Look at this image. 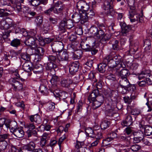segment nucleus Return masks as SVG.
Here are the masks:
<instances>
[{
	"label": "nucleus",
	"mask_w": 152,
	"mask_h": 152,
	"mask_svg": "<svg viewBox=\"0 0 152 152\" xmlns=\"http://www.w3.org/2000/svg\"><path fill=\"white\" fill-rule=\"evenodd\" d=\"M16 26V24L10 19H8L7 20H2L0 22V28L2 29L6 30L12 28H14Z\"/></svg>",
	"instance_id": "1"
},
{
	"label": "nucleus",
	"mask_w": 152,
	"mask_h": 152,
	"mask_svg": "<svg viewBox=\"0 0 152 152\" xmlns=\"http://www.w3.org/2000/svg\"><path fill=\"white\" fill-rule=\"evenodd\" d=\"M112 4V3L107 0L104 1L103 9L105 13L107 16H113L115 13L113 7L111 5Z\"/></svg>",
	"instance_id": "2"
},
{
	"label": "nucleus",
	"mask_w": 152,
	"mask_h": 152,
	"mask_svg": "<svg viewBox=\"0 0 152 152\" xmlns=\"http://www.w3.org/2000/svg\"><path fill=\"white\" fill-rule=\"evenodd\" d=\"M31 49L35 50V57L33 58V59H34V62H39L40 60L41 57L44 52L43 48L42 47H38L37 45L36 48H33Z\"/></svg>",
	"instance_id": "3"
},
{
	"label": "nucleus",
	"mask_w": 152,
	"mask_h": 152,
	"mask_svg": "<svg viewBox=\"0 0 152 152\" xmlns=\"http://www.w3.org/2000/svg\"><path fill=\"white\" fill-rule=\"evenodd\" d=\"M52 47V51L53 52H58L62 50L64 45L63 43L60 41H55L50 44Z\"/></svg>",
	"instance_id": "4"
},
{
	"label": "nucleus",
	"mask_w": 152,
	"mask_h": 152,
	"mask_svg": "<svg viewBox=\"0 0 152 152\" xmlns=\"http://www.w3.org/2000/svg\"><path fill=\"white\" fill-rule=\"evenodd\" d=\"M119 84L121 88H129L130 89L132 90H136L135 86L130 83L127 78H121Z\"/></svg>",
	"instance_id": "5"
},
{
	"label": "nucleus",
	"mask_w": 152,
	"mask_h": 152,
	"mask_svg": "<svg viewBox=\"0 0 152 152\" xmlns=\"http://www.w3.org/2000/svg\"><path fill=\"white\" fill-rule=\"evenodd\" d=\"M113 53H111L104 59V61L106 63L108 66L110 68H113L117 66L113 58Z\"/></svg>",
	"instance_id": "6"
},
{
	"label": "nucleus",
	"mask_w": 152,
	"mask_h": 152,
	"mask_svg": "<svg viewBox=\"0 0 152 152\" xmlns=\"http://www.w3.org/2000/svg\"><path fill=\"white\" fill-rule=\"evenodd\" d=\"M17 78H12L10 80L12 82V86L13 87V89L15 91H22L24 90L23 85L18 81L16 80Z\"/></svg>",
	"instance_id": "7"
},
{
	"label": "nucleus",
	"mask_w": 152,
	"mask_h": 152,
	"mask_svg": "<svg viewBox=\"0 0 152 152\" xmlns=\"http://www.w3.org/2000/svg\"><path fill=\"white\" fill-rule=\"evenodd\" d=\"M81 47L82 49L86 51H91V53L94 55L98 51V50L94 47L91 48L89 45L84 42H82L80 44Z\"/></svg>",
	"instance_id": "8"
},
{
	"label": "nucleus",
	"mask_w": 152,
	"mask_h": 152,
	"mask_svg": "<svg viewBox=\"0 0 152 152\" xmlns=\"http://www.w3.org/2000/svg\"><path fill=\"white\" fill-rule=\"evenodd\" d=\"M58 59L60 62L67 61L69 59V55L67 52L64 50H62L57 52Z\"/></svg>",
	"instance_id": "9"
},
{
	"label": "nucleus",
	"mask_w": 152,
	"mask_h": 152,
	"mask_svg": "<svg viewBox=\"0 0 152 152\" xmlns=\"http://www.w3.org/2000/svg\"><path fill=\"white\" fill-rule=\"evenodd\" d=\"M24 43L27 45L31 47V49L33 48H35L37 46L36 40L34 37L29 36L28 37L27 39H26Z\"/></svg>",
	"instance_id": "10"
},
{
	"label": "nucleus",
	"mask_w": 152,
	"mask_h": 152,
	"mask_svg": "<svg viewBox=\"0 0 152 152\" xmlns=\"http://www.w3.org/2000/svg\"><path fill=\"white\" fill-rule=\"evenodd\" d=\"M79 68V63L74 62L72 63L69 66V71L70 74L74 75L78 71Z\"/></svg>",
	"instance_id": "11"
},
{
	"label": "nucleus",
	"mask_w": 152,
	"mask_h": 152,
	"mask_svg": "<svg viewBox=\"0 0 152 152\" xmlns=\"http://www.w3.org/2000/svg\"><path fill=\"white\" fill-rule=\"evenodd\" d=\"M5 125L7 129L8 128L10 129L11 132H13L18 128L17 123L15 121L6 122Z\"/></svg>",
	"instance_id": "12"
},
{
	"label": "nucleus",
	"mask_w": 152,
	"mask_h": 152,
	"mask_svg": "<svg viewBox=\"0 0 152 152\" xmlns=\"http://www.w3.org/2000/svg\"><path fill=\"white\" fill-rule=\"evenodd\" d=\"M113 58L115 64H116L118 68H124L125 67V65L121 60V56L115 55V56H113Z\"/></svg>",
	"instance_id": "13"
},
{
	"label": "nucleus",
	"mask_w": 152,
	"mask_h": 152,
	"mask_svg": "<svg viewBox=\"0 0 152 152\" xmlns=\"http://www.w3.org/2000/svg\"><path fill=\"white\" fill-rule=\"evenodd\" d=\"M107 96V97H110L112 101L115 104L117 102L118 95V93L117 91L112 90L109 92Z\"/></svg>",
	"instance_id": "14"
},
{
	"label": "nucleus",
	"mask_w": 152,
	"mask_h": 152,
	"mask_svg": "<svg viewBox=\"0 0 152 152\" xmlns=\"http://www.w3.org/2000/svg\"><path fill=\"white\" fill-rule=\"evenodd\" d=\"M12 134L13 135L16 137L20 138L23 137L24 134L23 131L19 127L11 132Z\"/></svg>",
	"instance_id": "15"
},
{
	"label": "nucleus",
	"mask_w": 152,
	"mask_h": 152,
	"mask_svg": "<svg viewBox=\"0 0 152 152\" xmlns=\"http://www.w3.org/2000/svg\"><path fill=\"white\" fill-rule=\"evenodd\" d=\"M117 137V134L115 132L111 133L108 135V137L104 140L102 143L103 146H105L107 145L106 144V142L107 141L110 142L114 139H115Z\"/></svg>",
	"instance_id": "16"
},
{
	"label": "nucleus",
	"mask_w": 152,
	"mask_h": 152,
	"mask_svg": "<svg viewBox=\"0 0 152 152\" xmlns=\"http://www.w3.org/2000/svg\"><path fill=\"white\" fill-rule=\"evenodd\" d=\"M99 93V90L98 89L94 90L92 92L89 96L88 99L89 101L91 102L96 100V98Z\"/></svg>",
	"instance_id": "17"
},
{
	"label": "nucleus",
	"mask_w": 152,
	"mask_h": 152,
	"mask_svg": "<svg viewBox=\"0 0 152 152\" xmlns=\"http://www.w3.org/2000/svg\"><path fill=\"white\" fill-rule=\"evenodd\" d=\"M8 135L6 134L5 136V137L4 139H2L1 140H0V152H1L5 150L8 146V143L5 140L7 139Z\"/></svg>",
	"instance_id": "18"
},
{
	"label": "nucleus",
	"mask_w": 152,
	"mask_h": 152,
	"mask_svg": "<svg viewBox=\"0 0 152 152\" xmlns=\"http://www.w3.org/2000/svg\"><path fill=\"white\" fill-rule=\"evenodd\" d=\"M138 78L140 80L142 78H145L147 77H150V71L148 70H145L142 71L140 73H139Z\"/></svg>",
	"instance_id": "19"
},
{
	"label": "nucleus",
	"mask_w": 152,
	"mask_h": 152,
	"mask_svg": "<svg viewBox=\"0 0 152 152\" xmlns=\"http://www.w3.org/2000/svg\"><path fill=\"white\" fill-rule=\"evenodd\" d=\"M23 68L24 71L29 72L33 69L32 65L29 61L25 62L23 65Z\"/></svg>",
	"instance_id": "20"
},
{
	"label": "nucleus",
	"mask_w": 152,
	"mask_h": 152,
	"mask_svg": "<svg viewBox=\"0 0 152 152\" xmlns=\"http://www.w3.org/2000/svg\"><path fill=\"white\" fill-rule=\"evenodd\" d=\"M129 17L131 18L134 17H140L141 15L138 13V10L136 9L135 7L132 8H130V10H129Z\"/></svg>",
	"instance_id": "21"
},
{
	"label": "nucleus",
	"mask_w": 152,
	"mask_h": 152,
	"mask_svg": "<svg viewBox=\"0 0 152 152\" xmlns=\"http://www.w3.org/2000/svg\"><path fill=\"white\" fill-rule=\"evenodd\" d=\"M35 145L33 142H30L29 143L23 147L24 151H33L34 150Z\"/></svg>",
	"instance_id": "22"
},
{
	"label": "nucleus",
	"mask_w": 152,
	"mask_h": 152,
	"mask_svg": "<svg viewBox=\"0 0 152 152\" xmlns=\"http://www.w3.org/2000/svg\"><path fill=\"white\" fill-rule=\"evenodd\" d=\"M48 134L46 133H44L42 135V138L41 139L40 141V145L42 147H44V149L45 150L46 148H47L45 146V145L47 143V141L48 140Z\"/></svg>",
	"instance_id": "23"
},
{
	"label": "nucleus",
	"mask_w": 152,
	"mask_h": 152,
	"mask_svg": "<svg viewBox=\"0 0 152 152\" xmlns=\"http://www.w3.org/2000/svg\"><path fill=\"white\" fill-rule=\"evenodd\" d=\"M121 32L124 35H126L131 29V27L129 25H127L125 23H124L121 26Z\"/></svg>",
	"instance_id": "24"
},
{
	"label": "nucleus",
	"mask_w": 152,
	"mask_h": 152,
	"mask_svg": "<svg viewBox=\"0 0 152 152\" xmlns=\"http://www.w3.org/2000/svg\"><path fill=\"white\" fill-rule=\"evenodd\" d=\"M142 128L144 129L145 134L147 136H149L152 134V127L150 125H145L142 126Z\"/></svg>",
	"instance_id": "25"
},
{
	"label": "nucleus",
	"mask_w": 152,
	"mask_h": 152,
	"mask_svg": "<svg viewBox=\"0 0 152 152\" xmlns=\"http://www.w3.org/2000/svg\"><path fill=\"white\" fill-rule=\"evenodd\" d=\"M107 66L106 63H104L103 60L102 63H101L98 65V71L101 73H104L105 71Z\"/></svg>",
	"instance_id": "26"
},
{
	"label": "nucleus",
	"mask_w": 152,
	"mask_h": 152,
	"mask_svg": "<svg viewBox=\"0 0 152 152\" xmlns=\"http://www.w3.org/2000/svg\"><path fill=\"white\" fill-rule=\"evenodd\" d=\"M130 75L129 71L127 69H123L119 72V75L121 78H127Z\"/></svg>",
	"instance_id": "27"
},
{
	"label": "nucleus",
	"mask_w": 152,
	"mask_h": 152,
	"mask_svg": "<svg viewBox=\"0 0 152 152\" xmlns=\"http://www.w3.org/2000/svg\"><path fill=\"white\" fill-rule=\"evenodd\" d=\"M80 20L81 23H84L86 22L88 20V16L87 15L86 12H82L81 13L80 12Z\"/></svg>",
	"instance_id": "28"
},
{
	"label": "nucleus",
	"mask_w": 152,
	"mask_h": 152,
	"mask_svg": "<svg viewBox=\"0 0 152 152\" xmlns=\"http://www.w3.org/2000/svg\"><path fill=\"white\" fill-rule=\"evenodd\" d=\"M110 125V122L105 120L103 121L100 124V127L102 129H105L108 128Z\"/></svg>",
	"instance_id": "29"
},
{
	"label": "nucleus",
	"mask_w": 152,
	"mask_h": 152,
	"mask_svg": "<svg viewBox=\"0 0 152 152\" xmlns=\"http://www.w3.org/2000/svg\"><path fill=\"white\" fill-rule=\"evenodd\" d=\"M85 132L88 136L91 137H94V135L95 133V131H94L92 128L88 127L85 130Z\"/></svg>",
	"instance_id": "30"
},
{
	"label": "nucleus",
	"mask_w": 152,
	"mask_h": 152,
	"mask_svg": "<svg viewBox=\"0 0 152 152\" xmlns=\"http://www.w3.org/2000/svg\"><path fill=\"white\" fill-rule=\"evenodd\" d=\"M98 29L96 26H93L91 27L89 31L90 34L93 36L96 37Z\"/></svg>",
	"instance_id": "31"
},
{
	"label": "nucleus",
	"mask_w": 152,
	"mask_h": 152,
	"mask_svg": "<svg viewBox=\"0 0 152 152\" xmlns=\"http://www.w3.org/2000/svg\"><path fill=\"white\" fill-rule=\"evenodd\" d=\"M112 42H113L112 46L113 50H120V47L118 41L117 40H114Z\"/></svg>",
	"instance_id": "32"
},
{
	"label": "nucleus",
	"mask_w": 152,
	"mask_h": 152,
	"mask_svg": "<svg viewBox=\"0 0 152 152\" xmlns=\"http://www.w3.org/2000/svg\"><path fill=\"white\" fill-rule=\"evenodd\" d=\"M72 18L73 21L75 23H78L80 20V12L79 14L78 13H74L72 16Z\"/></svg>",
	"instance_id": "33"
},
{
	"label": "nucleus",
	"mask_w": 152,
	"mask_h": 152,
	"mask_svg": "<svg viewBox=\"0 0 152 152\" xmlns=\"http://www.w3.org/2000/svg\"><path fill=\"white\" fill-rule=\"evenodd\" d=\"M56 87H53L52 88L49 89L50 91L53 93L55 97H59L60 95V92H59L58 89H55Z\"/></svg>",
	"instance_id": "34"
},
{
	"label": "nucleus",
	"mask_w": 152,
	"mask_h": 152,
	"mask_svg": "<svg viewBox=\"0 0 152 152\" xmlns=\"http://www.w3.org/2000/svg\"><path fill=\"white\" fill-rule=\"evenodd\" d=\"M9 1L12 4L14 3V1L12 0H0V6H10V3L8 2Z\"/></svg>",
	"instance_id": "35"
},
{
	"label": "nucleus",
	"mask_w": 152,
	"mask_h": 152,
	"mask_svg": "<svg viewBox=\"0 0 152 152\" xmlns=\"http://www.w3.org/2000/svg\"><path fill=\"white\" fill-rule=\"evenodd\" d=\"M20 39H15L11 42L10 45L13 47H17L20 45Z\"/></svg>",
	"instance_id": "36"
},
{
	"label": "nucleus",
	"mask_w": 152,
	"mask_h": 152,
	"mask_svg": "<svg viewBox=\"0 0 152 152\" xmlns=\"http://www.w3.org/2000/svg\"><path fill=\"white\" fill-rule=\"evenodd\" d=\"M141 146L137 144H134L132 145L130 149L133 152H138L141 149Z\"/></svg>",
	"instance_id": "37"
},
{
	"label": "nucleus",
	"mask_w": 152,
	"mask_h": 152,
	"mask_svg": "<svg viewBox=\"0 0 152 152\" xmlns=\"http://www.w3.org/2000/svg\"><path fill=\"white\" fill-rule=\"evenodd\" d=\"M71 51V52L72 54L73 57H74L75 58H78L79 57V56L78 55H77L76 54V51H77V49L75 47V46L74 45H72L71 47L69 49Z\"/></svg>",
	"instance_id": "38"
},
{
	"label": "nucleus",
	"mask_w": 152,
	"mask_h": 152,
	"mask_svg": "<svg viewBox=\"0 0 152 152\" xmlns=\"http://www.w3.org/2000/svg\"><path fill=\"white\" fill-rule=\"evenodd\" d=\"M86 2L84 0L80 1L77 2L76 4V7L79 11L82 8L83 6Z\"/></svg>",
	"instance_id": "39"
},
{
	"label": "nucleus",
	"mask_w": 152,
	"mask_h": 152,
	"mask_svg": "<svg viewBox=\"0 0 152 152\" xmlns=\"http://www.w3.org/2000/svg\"><path fill=\"white\" fill-rule=\"evenodd\" d=\"M134 118H133L130 115H127L126 117L125 120H126L128 124L131 125L133 121H134L135 118L134 117Z\"/></svg>",
	"instance_id": "40"
},
{
	"label": "nucleus",
	"mask_w": 152,
	"mask_h": 152,
	"mask_svg": "<svg viewBox=\"0 0 152 152\" xmlns=\"http://www.w3.org/2000/svg\"><path fill=\"white\" fill-rule=\"evenodd\" d=\"M147 102L146 103V104L149 108L148 111L149 112L151 111L152 110L151 108H152V97H149L148 99L147 98Z\"/></svg>",
	"instance_id": "41"
},
{
	"label": "nucleus",
	"mask_w": 152,
	"mask_h": 152,
	"mask_svg": "<svg viewBox=\"0 0 152 152\" xmlns=\"http://www.w3.org/2000/svg\"><path fill=\"white\" fill-rule=\"evenodd\" d=\"M5 10L7 11L10 12V10L9 9L6 8L4 9H0V16L3 17L4 16H6L8 15L9 13L7 12H4Z\"/></svg>",
	"instance_id": "42"
},
{
	"label": "nucleus",
	"mask_w": 152,
	"mask_h": 152,
	"mask_svg": "<svg viewBox=\"0 0 152 152\" xmlns=\"http://www.w3.org/2000/svg\"><path fill=\"white\" fill-rule=\"evenodd\" d=\"M134 18L133 19H130V21L131 22H133L135 21H138L139 23H142L143 21V15L142 14L140 17H134Z\"/></svg>",
	"instance_id": "43"
},
{
	"label": "nucleus",
	"mask_w": 152,
	"mask_h": 152,
	"mask_svg": "<svg viewBox=\"0 0 152 152\" xmlns=\"http://www.w3.org/2000/svg\"><path fill=\"white\" fill-rule=\"evenodd\" d=\"M102 104L100 102L96 100L92 101V106L94 109H96L99 107Z\"/></svg>",
	"instance_id": "44"
},
{
	"label": "nucleus",
	"mask_w": 152,
	"mask_h": 152,
	"mask_svg": "<svg viewBox=\"0 0 152 152\" xmlns=\"http://www.w3.org/2000/svg\"><path fill=\"white\" fill-rule=\"evenodd\" d=\"M39 90L42 93L47 94L48 93L46 86L44 85H41L39 87ZM45 95H46V94H45Z\"/></svg>",
	"instance_id": "45"
},
{
	"label": "nucleus",
	"mask_w": 152,
	"mask_h": 152,
	"mask_svg": "<svg viewBox=\"0 0 152 152\" xmlns=\"http://www.w3.org/2000/svg\"><path fill=\"white\" fill-rule=\"evenodd\" d=\"M38 62H34V59H33V63L34 64V68H33L34 71L37 72H40V71H36L35 69H41V65L40 64H37Z\"/></svg>",
	"instance_id": "46"
},
{
	"label": "nucleus",
	"mask_w": 152,
	"mask_h": 152,
	"mask_svg": "<svg viewBox=\"0 0 152 152\" xmlns=\"http://www.w3.org/2000/svg\"><path fill=\"white\" fill-rule=\"evenodd\" d=\"M90 8L89 3L86 2L84 5L83 6L82 8L81 9L80 12H86Z\"/></svg>",
	"instance_id": "47"
},
{
	"label": "nucleus",
	"mask_w": 152,
	"mask_h": 152,
	"mask_svg": "<svg viewBox=\"0 0 152 152\" xmlns=\"http://www.w3.org/2000/svg\"><path fill=\"white\" fill-rule=\"evenodd\" d=\"M111 36L110 35L105 34L103 35L100 39L101 42H105L109 40Z\"/></svg>",
	"instance_id": "48"
},
{
	"label": "nucleus",
	"mask_w": 152,
	"mask_h": 152,
	"mask_svg": "<svg viewBox=\"0 0 152 152\" xmlns=\"http://www.w3.org/2000/svg\"><path fill=\"white\" fill-rule=\"evenodd\" d=\"M96 36L97 38L100 39L101 38L104 34V31L101 29L100 28L98 30V31Z\"/></svg>",
	"instance_id": "49"
},
{
	"label": "nucleus",
	"mask_w": 152,
	"mask_h": 152,
	"mask_svg": "<svg viewBox=\"0 0 152 152\" xmlns=\"http://www.w3.org/2000/svg\"><path fill=\"white\" fill-rule=\"evenodd\" d=\"M58 80V77L56 76H52L50 80V82L52 85L53 87H56V83Z\"/></svg>",
	"instance_id": "50"
},
{
	"label": "nucleus",
	"mask_w": 152,
	"mask_h": 152,
	"mask_svg": "<svg viewBox=\"0 0 152 152\" xmlns=\"http://www.w3.org/2000/svg\"><path fill=\"white\" fill-rule=\"evenodd\" d=\"M59 28L61 30L65 29V28H66V20L64 19L61 22Z\"/></svg>",
	"instance_id": "51"
},
{
	"label": "nucleus",
	"mask_w": 152,
	"mask_h": 152,
	"mask_svg": "<svg viewBox=\"0 0 152 152\" xmlns=\"http://www.w3.org/2000/svg\"><path fill=\"white\" fill-rule=\"evenodd\" d=\"M29 3L32 6L34 7H36L39 5L41 2L38 0H31L29 1Z\"/></svg>",
	"instance_id": "52"
},
{
	"label": "nucleus",
	"mask_w": 152,
	"mask_h": 152,
	"mask_svg": "<svg viewBox=\"0 0 152 152\" xmlns=\"http://www.w3.org/2000/svg\"><path fill=\"white\" fill-rule=\"evenodd\" d=\"M27 133L28 134V137H31L32 135L36 136L37 135V132L35 130H28L27 131Z\"/></svg>",
	"instance_id": "53"
},
{
	"label": "nucleus",
	"mask_w": 152,
	"mask_h": 152,
	"mask_svg": "<svg viewBox=\"0 0 152 152\" xmlns=\"http://www.w3.org/2000/svg\"><path fill=\"white\" fill-rule=\"evenodd\" d=\"M64 8V6L62 4V6H61L60 7L55 8V10H54V12L57 14L61 13Z\"/></svg>",
	"instance_id": "54"
},
{
	"label": "nucleus",
	"mask_w": 152,
	"mask_h": 152,
	"mask_svg": "<svg viewBox=\"0 0 152 152\" xmlns=\"http://www.w3.org/2000/svg\"><path fill=\"white\" fill-rule=\"evenodd\" d=\"M71 81L70 82H68L66 79H63L61 82V86L64 87H66L71 84Z\"/></svg>",
	"instance_id": "55"
},
{
	"label": "nucleus",
	"mask_w": 152,
	"mask_h": 152,
	"mask_svg": "<svg viewBox=\"0 0 152 152\" xmlns=\"http://www.w3.org/2000/svg\"><path fill=\"white\" fill-rule=\"evenodd\" d=\"M60 94L59 97L60 99H65L68 96V93L65 91L61 92Z\"/></svg>",
	"instance_id": "56"
},
{
	"label": "nucleus",
	"mask_w": 152,
	"mask_h": 152,
	"mask_svg": "<svg viewBox=\"0 0 152 152\" xmlns=\"http://www.w3.org/2000/svg\"><path fill=\"white\" fill-rule=\"evenodd\" d=\"M151 42L150 40L147 39L144 42V46L147 50H149L151 48Z\"/></svg>",
	"instance_id": "57"
},
{
	"label": "nucleus",
	"mask_w": 152,
	"mask_h": 152,
	"mask_svg": "<svg viewBox=\"0 0 152 152\" xmlns=\"http://www.w3.org/2000/svg\"><path fill=\"white\" fill-rule=\"evenodd\" d=\"M73 26L72 21L71 20H66V28L70 29Z\"/></svg>",
	"instance_id": "58"
},
{
	"label": "nucleus",
	"mask_w": 152,
	"mask_h": 152,
	"mask_svg": "<svg viewBox=\"0 0 152 152\" xmlns=\"http://www.w3.org/2000/svg\"><path fill=\"white\" fill-rule=\"evenodd\" d=\"M42 18L41 16H39L36 18V21L37 26H40L42 23Z\"/></svg>",
	"instance_id": "59"
},
{
	"label": "nucleus",
	"mask_w": 152,
	"mask_h": 152,
	"mask_svg": "<svg viewBox=\"0 0 152 152\" xmlns=\"http://www.w3.org/2000/svg\"><path fill=\"white\" fill-rule=\"evenodd\" d=\"M57 67V65L53 62L50 61L48 63V71L52 69H55Z\"/></svg>",
	"instance_id": "60"
},
{
	"label": "nucleus",
	"mask_w": 152,
	"mask_h": 152,
	"mask_svg": "<svg viewBox=\"0 0 152 152\" xmlns=\"http://www.w3.org/2000/svg\"><path fill=\"white\" fill-rule=\"evenodd\" d=\"M140 113V110L137 108L133 109L131 112L132 115H137L139 114Z\"/></svg>",
	"instance_id": "61"
},
{
	"label": "nucleus",
	"mask_w": 152,
	"mask_h": 152,
	"mask_svg": "<svg viewBox=\"0 0 152 152\" xmlns=\"http://www.w3.org/2000/svg\"><path fill=\"white\" fill-rule=\"evenodd\" d=\"M84 142H80L78 141H77L76 144L75 145V149H80V148H83L82 146L83 145Z\"/></svg>",
	"instance_id": "62"
},
{
	"label": "nucleus",
	"mask_w": 152,
	"mask_h": 152,
	"mask_svg": "<svg viewBox=\"0 0 152 152\" xmlns=\"http://www.w3.org/2000/svg\"><path fill=\"white\" fill-rule=\"evenodd\" d=\"M126 1L130 8L132 7L133 9L134 8V7H135L134 5L135 3L134 0H126Z\"/></svg>",
	"instance_id": "63"
},
{
	"label": "nucleus",
	"mask_w": 152,
	"mask_h": 152,
	"mask_svg": "<svg viewBox=\"0 0 152 152\" xmlns=\"http://www.w3.org/2000/svg\"><path fill=\"white\" fill-rule=\"evenodd\" d=\"M55 104L53 103L49 102L48 104V110L50 111H52L54 109Z\"/></svg>",
	"instance_id": "64"
}]
</instances>
